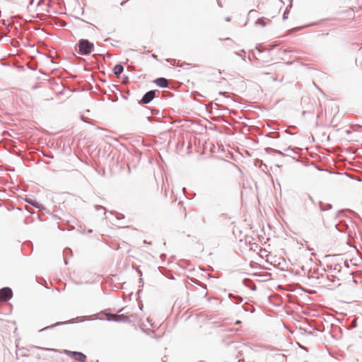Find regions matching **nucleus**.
Wrapping results in <instances>:
<instances>
[{
  "mask_svg": "<svg viewBox=\"0 0 362 362\" xmlns=\"http://www.w3.org/2000/svg\"><path fill=\"white\" fill-rule=\"evenodd\" d=\"M79 52L83 54H89L93 50V44L87 40H81L78 43Z\"/></svg>",
  "mask_w": 362,
  "mask_h": 362,
  "instance_id": "1",
  "label": "nucleus"
},
{
  "mask_svg": "<svg viewBox=\"0 0 362 362\" xmlns=\"http://www.w3.org/2000/svg\"><path fill=\"white\" fill-rule=\"evenodd\" d=\"M63 352L76 361L86 362V356L81 352L71 351L69 350H64Z\"/></svg>",
  "mask_w": 362,
  "mask_h": 362,
  "instance_id": "2",
  "label": "nucleus"
},
{
  "mask_svg": "<svg viewBox=\"0 0 362 362\" xmlns=\"http://www.w3.org/2000/svg\"><path fill=\"white\" fill-rule=\"evenodd\" d=\"M13 293L11 288H4L0 289V301H7L12 298Z\"/></svg>",
  "mask_w": 362,
  "mask_h": 362,
  "instance_id": "3",
  "label": "nucleus"
},
{
  "mask_svg": "<svg viewBox=\"0 0 362 362\" xmlns=\"http://www.w3.org/2000/svg\"><path fill=\"white\" fill-rule=\"evenodd\" d=\"M107 320H113L116 322H127L129 321V317L127 315L123 314L122 315H115V314H107Z\"/></svg>",
  "mask_w": 362,
  "mask_h": 362,
  "instance_id": "4",
  "label": "nucleus"
},
{
  "mask_svg": "<svg viewBox=\"0 0 362 362\" xmlns=\"http://www.w3.org/2000/svg\"><path fill=\"white\" fill-rule=\"evenodd\" d=\"M156 92L154 90H150L147 92L142 98V103L147 104L150 103L155 97Z\"/></svg>",
  "mask_w": 362,
  "mask_h": 362,
  "instance_id": "5",
  "label": "nucleus"
},
{
  "mask_svg": "<svg viewBox=\"0 0 362 362\" xmlns=\"http://www.w3.org/2000/svg\"><path fill=\"white\" fill-rule=\"evenodd\" d=\"M155 83L160 87L165 88L168 86V82L164 78H159L155 81Z\"/></svg>",
  "mask_w": 362,
  "mask_h": 362,
  "instance_id": "6",
  "label": "nucleus"
},
{
  "mask_svg": "<svg viewBox=\"0 0 362 362\" xmlns=\"http://www.w3.org/2000/svg\"><path fill=\"white\" fill-rule=\"evenodd\" d=\"M124 70V68L120 64H117L115 66L113 69L114 74L116 75V76L118 78L119 75L122 73Z\"/></svg>",
  "mask_w": 362,
  "mask_h": 362,
  "instance_id": "7",
  "label": "nucleus"
},
{
  "mask_svg": "<svg viewBox=\"0 0 362 362\" xmlns=\"http://www.w3.org/2000/svg\"><path fill=\"white\" fill-rule=\"evenodd\" d=\"M269 21L267 20V19H265V18H258L256 22H255V24L257 25H259V26H262V27H264L265 25H267V23L269 22Z\"/></svg>",
  "mask_w": 362,
  "mask_h": 362,
  "instance_id": "8",
  "label": "nucleus"
},
{
  "mask_svg": "<svg viewBox=\"0 0 362 362\" xmlns=\"http://www.w3.org/2000/svg\"><path fill=\"white\" fill-rule=\"evenodd\" d=\"M335 110H336L337 112L338 111V107H337V106H336V107H335Z\"/></svg>",
  "mask_w": 362,
  "mask_h": 362,
  "instance_id": "9",
  "label": "nucleus"
}]
</instances>
